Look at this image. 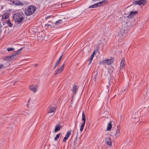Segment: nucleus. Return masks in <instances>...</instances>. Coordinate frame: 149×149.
Instances as JSON below:
<instances>
[{"label": "nucleus", "instance_id": "25", "mask_svg": "<svg viewBox=\"0 0 149 149\" xmlns=\"http://www.w3.org/2000/svg\"><path fill=\"white\" fill-rule=\"evenodd\" d=\"M60 135L61 133H60L59 134H57L56 135V137L54 138L55 141H56L58 140V139L59 138Z\"/></svg>", "mask_w": 149, "mask_h": 149}, {"label": "nucleus", "instance_id": "16", "mask_svg": "<svg viewBox=\"0 0 149 149\" xmlns=\"http://www.w3.org/2000/svg\"><path fill=\"white\" fill-rule=\"evenodd\" d=\"M9 17V14L8 13H6L3 15L2 17V21L4 19H7Z\"/></svg>", "mask_w": 149, "mask_h": 149}, {"label": "nucleus", "instance_id": "35", "mask_svg": "<svg viewBox=\"0 0 149 149\" xmlns=\"http://www.w3.org/2000/svg\"><path fill=\"white\" fill-rule=\"evenodd\" d=\"M51 16H48L47 17H46L45 19H47L49 18V17H51Z\"/></svg>", "mask_w": 149, "mask_h": 149}, {"label": "nucleus", "instance_id": "20", "mask_svg": "<svg viewBox=\"0 0 149 149\" xmlns=\"http://www.w3.org/2000/svg\"><path fill=\"white\" fill-rule=\"evenodd\" d=\"M82 120L83 121V123H85L86 118V116L84 113V112L83 111L82 112Z\"/></svg>", "mask_w": 149, "mask_h": 149}, {"label": "nucleus", "instance_id": "12", "mask_svg": "<svg viewBox=\"0 0 149 149\" xmlns=\"http://www.w3.org/2000/svg\"><path fill=\"white\" fill-rule=\"evenodd\" d=\"M138 13L137 12L135 11L134 12H131L130 13L128 16L127 17L129 18H130L133 17Z\"/></svg>", "mask_w": 149, "mask_h": 149}, {"label": "nucleus", "instance_id": "22", "mask_svg": "<svg viewBox=\"0 0 149 149\" xmlns=\"http://www.w3.org/2000/svg\"><path fill=\"white\" fill-rule=\"evenodd\" d=\"M77 87V85H74L73 87V89H72V91L75 94L76 93V87Z\"/></svg>", "mask_w": 149, "mask_h": 149}, {"label": "nucleus", "instance_id": "31", "mask_svg": "<svg viewBox=\"0 0 149 149\" xmlns=\"http://www.w3.org/2000/svg\"><path fill=\"white\" fill-rule=\"evenodd\" d=\"M63 55V54H62L61 56L59 58V59L58 60V61H59V62L60 63L61 60Z\"/></svg>", "mask_w": 149, "mask_h": 149}, {"label": "nucleus", "instance_id": "27", "mask_svg": "<svg viewBox=\"0 0 149 149\" xmlns=\"http://www.w3.org/2000/svg\"><path fill=\"white\" fill-rule=\"evenodd\" d=\"M60 63V62H59V61H57L55 64V65L53 69H55L56 68V66L58 65Z\"/></svg>", "mask_w": 149, "mask_h": 149}, {"label": "nucleus", "instance_id": "15", "mask_svg": "<svg viewBox=\"0 0 149 149\" xmlns=\"http://www.w3.org/2000/svg\"><path fill=\"white\" fill-rule=\"evenodd\" d=\"M62 127L61 126H60L59 125H57L56 126L54 129L55 133H56L59 131L62 128Z\"/></svg>", "mask_w": 149, "mask_h": 149}, {"label": "nucleus", "instance_id": "17", "mask_svg": "<svg viewBox=\"0 0 149 149\" xmlns=\"http://www.w3.org/2000/svg\"><path fill=\"white\" fill-rule=\"evenodd\" d=\"M114 60L113 58H111L110 59L106 60V63L108 65L111 64L114 61Z\"/></svg>", "mask_w": 149, "mask_h": 149}, {"label": "nucleus", "instance_id": "1", "mask_svg": "<svg viewBox=\"0 0 149 149\" xmlns=\"http://www.w3.org/2000/svg\"><path fill=\"white\" fill-rule=\"evenodd\" d=\"M24 14L22 12L15 13L13 15V19L15 22L18 24L22 23L24 20Z\"/></svg>", "mask_w": 149, "mask_h": 149}, {"label": "nucleus", "instance_id": "19", "mask_svg": "<svg viewBox=\"0 0 149 149\" xmlns=\"http://www.w3.org/2000/svg\"><path fill=\"white\" fill-rule=\"evenodd\" d=\"M112 127V125L111 123V122H110L109 123L108 125V126L107 129V130L109 131L110 130Z\"/></svg>", "mask_w": 149, "mask_h": 149}, {"label": "nucleus", "instance_id": "32", "mask_svg": "<svg viewBox=\"0 0 149 149\" xmlns=\"http://www.w3.org/2000/svg\"><path fill=\"white\" fill-rule=\"evenodd\" d=\"M77 135L76 139H75V140L74 141V145L76 144V142L77 141Z\"/></svg>", "mask_w": 149, "mask_h": 149}, {"label": "nucleus", "instance_id": "29", "mask_svg": "<svg viewBox=\"0 0 149 149\" xmlns=\"http://www.w3.org/2000/svg\"><path fill=\"white\" fill-rule=\"evenodd\" d=\"M7 50L8 51H13L15 50V49L14 48H7Z\"/></svg>", "mask_w": 149, "mask_h": 149}, {"label": "nucleus", "instance_id": "5", "mask_svg": "<svg viewBox=\"0 0 149 149\" xmlns=\"http://www.w3.org/2000/svg\"><path fill=\"white\" fill-rule=\"evenodd\" d=\"M135 3L136 4H138L139 5H144L146 3V1L145 0H137L135 2Z\"/></svg>", "mask_w": 149, "mask_h": 149}, {"label": "nucleus", "instance_id": "9", "mask_svg": "<svg viewBox=\"0 0 149 149\" xmlns=\"http://www.w3.org/2000/svg\"><path fill=\"white\" fill-rule=\"evenodd\" d=\"M55 110V107H49L47 109V112L48 113H52L54 112Z\"/></svg>", "mask_w": 149, "mask_h": 149}, {"label": "nucleus", "instance_id": "4", "mask_svg": "<svg viewBox=\"0 0 149 149\" xmlns=\"http://www.w3.org/2000/svg\"><path fill=\"white\" fill-rule=\"evenodd\" d=\"M38 86L36 85H32L29 86V89L31 91L33 92L34 93H35L37 91Z\"/></svg>", "mask_w": 149, "mask_h": 149}, {"label": "nucleus", "instance_id": "8", "mask_svg": "<svg viewBox=\"0 0 149 149\" xmlns=\"http://www.w3.org/2000/svg\"><path fill=\"white\" fill-rule=\"evenodd\" d=\"M14 58H15V57L13 54L12 55L10 56H6L4 58V60L5 61H9Z\"/></svg>", "mask_w": 149, "mask_h": 149}, {"label": "nucleus", "instance_id": "23", "mask_svg": "<svg viewBox=\"0 0 149 149\" xmlns=\"http://www.w3.org/2000/svg\"><path fill=\"white\" fill-rule=\"evenodd\" d=\"M98 7V4H95L92 5L90 6H89V8H97Z\"/></svg>", "mask_w": 149, "mask_h": 149}, {"label": "nucleus", "instance_id": "21", "mask_svg": "<svg viewBox=\"0 0 149 149\" xmlns=\"http://www.w3.org/2000/svg\"><path fill=\"white\" fill-rule=\"evenodd\" d=\"M6 23L9 27H12L13 26V24L11 23L10 20L9 19L6 22Z\"/></svg>", "mask_w": 149, "mask_h": 149}, {"label": "nucleus", "instance_id": "28", "mask_svg": "<svg viewBox=\"0 0 149 149\" xmlns=\"http://www.w3.org/2000/svg\"><path fill=\"white\" fill-rule=\"evenodd\" d=\"M106 60H103L102 61H100L99 62V64H104L106 63Z\"/></svg>", "mask_w": 149, "mask_h": 149}, {"label": "nucleus", "instance_id": "39", "mask_svg": "<svg viewBox=\"0 0 149 149\" xmlns=\"http://www.w3.org/2000/svg\"><path fill=\"white\" fill-rule=\"evenodd\" d=\"M30 100H31V99L29 98V100H28V103L30 102Z\"/></svg>", "mask_w": 149, "mask_h": 149}, {"label": "nucleus", "instance_id": "14", "mask_svg": "<svg viewBox=\"0 0 149 149\" xmlns=\"http://www.w3.org/2000/svg\"><path fill=\"white\" fill-rule=\"evenodd\" d=\"M13 3L14 4L17 6H22L24 5L21 2L18 0L14 1Z\"/></svg>", "mask_w": 149, "mask_h": 149}, {"label": "nucleus", "instance_id": "2", "mask_svg": "<svg viewBox=\"0 0 149 149\" xmlns=\"http://www.w3.org/2000/svg\"><path fill=\"white\" fill-rule=\"evenodd\" d=\"M36 8V6L31 5L29 6L25 11V13L27 16L33 14L35 11Z\"/></svg>", "mask_w": 149, "mask_h": 149}, {"label": "nucleus", "instance_id": "40", "mask_svg": "<svg viewBox=\"0 0 149 149\" xmlns=\"http://www.w3.org/2000/svg\"><path fill=\"white\" fill-rule=\"evenodd\" d=\"M8 64L7 65H8V66H9V65H10L9 64V63L8 62Z\"/></svg>", "mask_w": 149, "mask_h": 149}, {"label": "nucleus", "instance_id": "42", "mask_svg": "<svg viewBox=\"0 0 149 149\" xmlns=\"http://www.w3.org/2000/svg\"><path fill=\"white\" fill-rule=\"evenodd\" d=\"M15 83H16V82H14V83L13 84H14V85H15Z\"/></svg>", "mask_w": 149, "mask_h": 149}, {"label": "nucleus", "instance_id": "34", "mask_svg": "<svg viewBox=\"0 0 149 149\" xmlns=\"http://www.w3.org/2000/svg\"><path fill=\"white\" fill-rule=\"evenodd\" d=\"M97 77V74L95 75V77H94V79L95 80V81Z\"/></svg>", "mask_w": 149, "mask_h": 149}, {"label": "nucleus", "instance_id": "36", "mask_svg": "<svg viewBox=\"0 0 149 149\" xmlns=\"http://www.w3.org/2000/svg\"><path fill=\"white\" fill-rule=\"evenodd\" d=\"M95 54V51H94V52H93V53L92 54H93V55H94V54Z\"/></svg>", "mask_w": 149, "mask_h": 149}, {"label": "nucleus", "instance_id": "38", "mask_svg": "<svg viewBox=\"0 0 149 149\" xmlns=\"http://www.w3.org/2000/svg\"><path fill=\"white\" fill-rule=\"evenodd\" d=\"M126 89H122V91L123 92V91H126Z\"/></svg>", "mask_w": 149, "mask_h": 149}, {"label": "nucleus", "instance_id": "18", "mask_svg": "<svg viewBox=\"0 0 149 149\" xmlns=\"http://www.w3.org/2000/svg\"><path fill=\"white\" fill-rule=\"evenodd\" d=\"M107 0H104L102 1H101L98 3H97L98 4V7L100 6L101 5H103V4H104L105 3H107Z\"/></svg>", "mask_w": 149, "mask_h": 149}, {"label": "nucleus", "instance_id": "7", "mask_svg": "<svg viewBox=\"0 0 149 149\" xmlns=\"http://www.w3.org/2000/svg\"><path fill=\"white\" fill-rule=\"evenodd\" d=\"M71 130L67 132L66 134L64 137L63 139V142H65L66 141V140L70 136L71 134Z\"/></svg>", "mask_w": 149, "mask_h": 149}, {"label": "nucleus", "instance_id": "3", "mask_svg": "<svg viewBox=\"0 0 149 149\" xmlns=\"http://www.w3.org/2000/svg\"><path fill=\"white\" fill-rule=\"evenodd\" d=\"M120 126L118 125L117 126V129L116 131H113L111 132V135L113 136H116V137H117L119 136L120 135Z\"/></svg>", "mask_w": 149, "mask_h": 149}, {"label": "nucleus", "instance_id": "30", "mask_svg": "<svg viewBox=\"0 0 149 149\" xmlns=\"http://www.w3.org/2000/svg\"><path fill=\"white\" fill-rule=\"evenodd\" d=\"M94 57V55H93V54H92L90 58V60H91V61H92L93 59V58Z\"/></svg>", "mask_w": 149, "mask_h": 149}, {"label": "nucleus", "instance_id": "11", "mask_svg": "<svg viewBox=\"0 0 149 149\" xmlns=\"http://www.w3.org/2000/svg\"><path fill=\"white\" fill-rule=\"evenodd\" d=\"M105 143L109 146L111 145V141L110 137L106 138Z\"/></svg>", "mask_w": 149, "mask_h": 149}, {"label": "nucleus", "instance_id": "33", "mask_svg": "<svg viewBox=\"0 0 149 149\" xmlns=\"http://www.w3.org/2000/svg\"><path fill=\"white\" fill-rule=\"evenodd\" d=\"M3 66V65L2 64H0V69H1V68Z\"/></svg>", "mask_w": 149, "mask_h": 149}, {"label": "nucleus", "instance_id": "26", "mask_svg": "<svg viewBox=\"0 0 149 149\" xmlns=\"http://www.w3.org/2000/svg\"><path fill=\"white\" fill-rule=\"evenodd\" d=\"M62 20L61 19H59V20L56 21L55 23V24H59L61 23L62 22Z\"/></svg>", "mask_w": 149, "mask_h": 149}, {"label": "nucleus", "instance_id": "6", "mask_svg": "<svg viewBox=\"0 0 149 149\" xmlns=\"http://www.w3.org/2000/svg\"><path fill=\"white\" fill-rule=\"evenodd\" d=\"M65 65V63L63 64L56 71L55 75H56L57 74H60L61 73L62 71H63L64 70V67Z\"/></svg>", "mask_w": 149, "mask_h": 149}, {"label": "nucleus", "instance_id": "41", "mask_svg": "<svg viewBox=\"0 0 149 149\" xmlns=\"http://www.w3.org/2000/svg\"><path fill=\"white\" fill-rule=\"evenodd\" d=\"M28 105H29V103H28L27 104V105H26L27 106V107H28Z\"/></svg>", "mask_w": 149, "mask_h": 149}, {"label": "nucleus", "instance_id": "24", "mask_svg": "<svg viewBox=\"0 0 149 149\" xmlns=\"http://www.w3.org/2000/svg\"><path fill=\"white\" fill-rule=\"evenodd\" d=\"M85 123H82V124L81 126L80 129V131L81 132H82L83 130L84 127L85 125Z\"/></svg>", "mask_w": 149, "mask_h": 149}, {"label": "nucleus", "instance_id": "10", "mask_svg": "<svg viewBox=\"0 0 149 149\" xmlns=\"http://www.w3.org/2000/svg\"><path fill=\"white\" fill-rule=\"evenodd\" d=\"M125 58H122L121 61V64H120V69H122L124 68L125 67Z\"/></svg>", "mask_w": 149, "mask_h": 149}, {"label": "nucleus", "instance_id": "13", "mask_svg": "<svg viewBox=\"0 0 149 149\" xmlns=\"http://www.w3.org/2000/svg\"><path fill=\"white\" fill-rule=\"evenodd\" d=\"M24 48V47H22L20 48V49L17 50L16 52L13 54V55L14 56H16L19 55L21 53L23 49Z\"/></svg>", "mask_w": 149, "mask_h": 149}, {"label": "nucleus", "instance_id": "37", "mask_svg": "<svg viewBox=\"0 0 149 149\" xmlns=\"http://www.w3.org/2000/svg\"><path fill=\"white\" fill-rule=\"evenodd\" d=\"M89 61H90V62L88 64V65H89L90 64H91V62H92V61H91V60H89Z\"/></svg>", "mask_w": 149, "mask_h": 149}]
</instances>
